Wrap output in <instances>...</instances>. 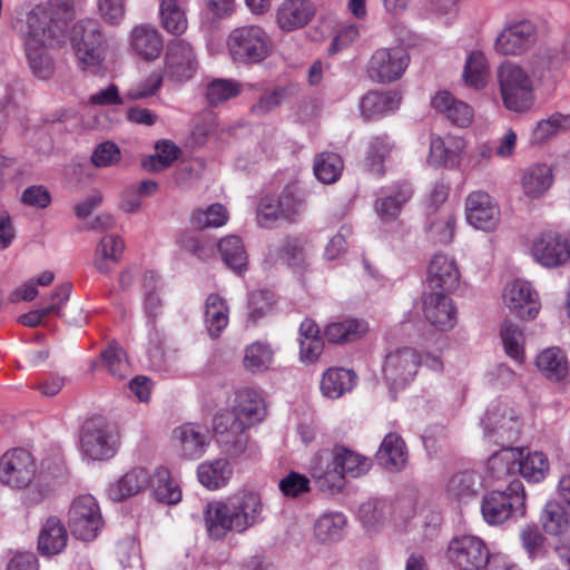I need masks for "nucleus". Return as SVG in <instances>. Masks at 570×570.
Masks as SVG:
<instances>
[{"label":"nucleus","mask_w":570,"mask_h":570,"mask_svg":"<svg viewBox=\"0 0 570 570\" xmlns=\"http://www.w3.org/2000/svg\"><path fill=\"white\" fill-rule=\"evenodd\" d=\"M73 18V0H49V6L36 4L26 16L22 41L32 73L47 79L53 72L50 50L67 39L68 22Z\"/></svg>","instance_id":"nucleus-1"},{"label":"nucleus","mask_w":570,"mask_h":570,"mask_svg":"<svg viewBox=\"0 0 570 570\" xmlns=\"http://www.w3.org/2000/svg\"><path fill=\"white\" fill-rule=\"evenodd\" d=\"M266 412L264 399L257 391L240 389L235 396L233 413H220L213 420L214 431L222 436L226 452L232 455L243 453L249 439L246 430L263 422Z\"/></svg>","instance_id":"nucleus-2"},{"label":"nucleus","mask_w":570,"mask_h":570,"mask_svg":"<svg viewBox=\"0 0 570 570\" xmlns=\"http://www.w3.org/2000/svg\"><path fill=\"white\" fill-rule=\"evenodd\" d=\"M262 520L263 503L254 492H240L210 502L205 510L206 529L213 539H222L228 532L243 533Z\"/></svg>","instance_id":"nucleus-3"},{"label":"nucleus","mask_w":570,"mask_h":570,"mask_svg":"<svg viewBox=\"0 0 570 570\" xmlns=\"http://www.w3.org/2000/svg\"><path fill=\"white\" fill-rule=\"evenodd\" d=\"M546 70V63H501L497 69V80L503 107L514 114L529 112L534 106L535 90Z\"/></svg>","instance_id":"nucleus-4"},{"label":"nucleus","mask_w":570,"mask_h":570,"mask_svg":"<svg viewBox=\"0 0 570 570\" xmlns=\"http://www.w3.org/2000/svg\"><path fill=\"white\" fill-rule=\"evenodd\" d=\"M0 482L11 489L23 490L21 501L27 507L41 503L51 493L50 484L37 479L33 455L21 448L10 449L1 455Z\"/></svg>","instance_id":"nucleus-5"},{"label":"nucleus","mask_w":570,"mask_h":570,"mask_svg":"<svg viewBox=\"0 0 570 570\" xmlns=\"http://www.w3.org/2000/svg\"><path fill=\"white\" fill-rule=\"evenodd\" d=\"M484 521L490 525H499L513 518H522L527 513V493L521 481L509 483L504 491L488 492L481 502Z\"/></svg>","instance_id":"nucleus-6"},{"label":"nucleus","mask_w":570,"mask_h":570,"mask_svg":"<svg viewBox=\"0 0 570 570\" xmlns=\"http://www.w3.org/2000/svg\"><path fill=\"white\" fill-rule=\"evenodd\" d=\"M226 49L234 62L257 63L268 57L271 39L258 26L237 27L227 36Z\"/></svg>","instance_id":"nucleus-7"},{"label":"nucleus","mask_w":570,"mask_h":570,"mask_svg":"<svg viewBox=\"0 0 570 570\" xmlns=\"http://www.w3.org/2000/svg\"><path fill=\"white\" fill-rule=\"evenodd\" d=\"M371 468L368 459L345 448H335L331 468L326 471L322 466L311 468L312 476L322 489H341L346 476L358 478L365 474Z\"/></svg>","instance_id":"nucleus-8"},{"label":"nucleus","mask_w":570,"mask_h":570,"mask_svg":"<svg viewBox=\"0 0 570 570\" xmlns=\"http://www.w3.org/2000/svg\"><path fill=\"white\" fill-rule=\"evenodd\" d=\"M72 47L82 70L95 71L104 60V37L97 22L82 20L76 23L71 35Z\"/></svg>","instance_id":"nucleus-9"},{"label":"nucleus","mask_w":570,"mask_h":570,"mask_svg":"<svg viewBox=\"0 0 570 570\" xmlns=\"http://www.w3.org/2000/svg\"><path fill=\"white\" fill-rule=\"evenodd\" d=\"M72 534L82 540H94L102 527V517L96 499L90 494L76 498L68 512Z\"/></svg>","instance_id":"nucleus-10"},{"label":"nucleus","mask_w":570,"mask_h":570,"mask_svg":"<svg viewBox=\"0 0 570 570\" xmlns=\"http://www.w3.org/2000/svg\"><path fill=\"white\" fill-rule=\"evenodd\" d=\"M409 63L410 56L403 48H379L368 59L366 73L375 82L390 83L404 75Z\"/></svg>","instance_id":"nucleus-11"},{"label":"nucleus","mask_w":570,"mask_h":570,"mask_svg":"<svg viewBox=\"0 0 570 570\" xmlns=\"http://www.w3.org/2000/svg\"><path fill=\"white\" fill-rule=\"evenodd\" d=\"M448 558L459 570H481L492 560L484 541L471 534L453 538L449 543Z\"/></svg>","instance_id":"nucleus-12"},{"label":"nucleus","mask_w":570,"mask_h":570,"mask_svg":"<svg viewBox=\"0 0 570 570\" xmlns=\"http://www.w3.org/2000/svg\"><path fill=\"white\" fill-rule=\"evenodd\" d=\"M529 252L542 267L562 266L570 261V237L556 230L541 232L532 239Z\"/></svg>","instance_id":"nucleus-13"},{"label":"nucleus","mask_w":570,"mask_h":570,"mask_svg":"<svg viewBox=\"0 0 570 570\" xmlns=\"http://www.w3.org/2000/svg\"><path fill=\"white\" fill-rule=\"evenodd\" d=\"M502 302L521 321L534 320L541 309L539 293L524 279L508 282L502 291Z\"/></svg>","instance_id":"nucleus-14"},{"label":"nucleus","mask_w":570,"mask_h":570,"mask_svg":"<svg viewBox=\"0 0 570 570\" xmlns=\"http://www.w3.org/2000/svg\"><path fill=\"white\" fill-rule=\"evenodd\" d=\"M419 367V352L411 347H401L386 354L382 373L384 380L391 387L400 389L415 379Z\"/></svg>","instance_id":"nucleus-15"},{"label":"nucleus","mask_w":570,"mask_h":570,"mask_svg":"<svg viewBox=\"0 0 570 570\" xmlns=\"http://www.w3.org/2000/svg\"><path fill=\"white\" fill-rule=\"evenodd\" d=\"M117 439L100 420L85 423L80 441L81 454L89 460H107L117 452Z\"/></svg>","instance_id":"nucleus-16"},{"label":"nucleus","mask_w":570,"mask_h":570,"mask_svg":"<svg viewBox=\"0 0 570 570\" xmlns=\"http://www.w3.org/2000/svg\"><path fill=\"white\" fill-rule=\"evenodd\" d=\"M538 39L535 24L520 20L507 24L494 41V50L502 56H519L531 49Z\"/></svg>","instance_id":"nucleus-17"},{"label":"nucleus","mask_w":570,"mask_h":570,"mask_svg":"<svg viewBox=\"0 0 570 570\" xmlns=\"http://www.w3.org/2000/svg\"><path fill=\"white\" fill-rule=\"evenodd\" d=\"M465 215L468 223L475 229L494 230L500 223V209L493 198L485 191L476 190L466 197Z\"/></svg>","instance_id":"nucleus-18"},{"label":"nucleus","mask_w":570,"mask_h":570,"mask_svg":"<svg viewBox=\"0 0 570 570\" xmlns=\"http://www.w3.org/2000/svg\"><path fill=\"white\" fill-rule=\"evenodd\" d=\"M195 53L189 43L184 40L173 41L167 49L165 60V77L180 83L190 79L196 71Z\"/></svg>","instance_id":"nucleus-19"},{"label":"nucleus","mask_w":570,"mask_h":570,"mask_svg":"<svg viewBox=\"0 0 570 570\" xmlns=\"http://www.w3.org/2000/svg\"><path fill=\"white\" fill-rule=\"evenodd\" d=\"M460 272L453 257L435 254L428 267V287L434 292H451L459 285Z\"/></svg>","instance_id":"nucleus-20"},{"label":"nucleus","mask_w":570,"mask_h":570,"mask_svg":"<svg viewBox=\"0 0 570 570\" xmlns=\"http://www.w3.org/2000/svg\"><path fill=\"white\" fill-rule=\"evenodd\" d=\"M466 149V141L460 136H433L430 141L428 163L435 167L456 168Z\"/></svg>","instance_id":"nucleus-21"},{"label":"nucleus","mask_w":570,"mask_h":570,"mask_svg":"<svg viewBox=\"0 0 570 570\" xmlns=\"http://www.w3.org/2000/svg\"><path fill=\"white\" fill-rule=\"evenodd\" d=\"M423 313L429 323L441 331H449L456 324V309L445 293L424 294Z\"/></svg>","instance_id":"nucleus-22"},{"label":"nucleus","mask_w":570,"mask_h":570,"mask_svg":"<svg viewBox=\"0 0 570 570\" xmlns=\"http://www.w3.org/2000/svg\"><path fill=\"white\" fill-rule=\"evenodd\" d=\"M315 16L308 0H284L276 10V22L281 30L291 32L304 28Z\"/></svg>","instance_id":"nucleus-23"},{"label":"nucleus","mask_w":570,"mask_h":570,"mask_svg":"<svg viewBox=\"0 0 570 570\" xmlns=\"http://www.w3.org/2000/svg\"><path fill=\"white\" fill-rule=\"evenodd\" d=\"M431 106L458 127H469L474 118L472 107L446 90L435 92L431 98Z\"/></svg>","instance_id":"nucleus-24"},{"label":"nucleus","mask_w":570,"mask_h":570,"mask_svg":"<svg viewBox=\"0 0 570 570\" xmlns=\"http://www.w3.org/2000/svg\"><path fill=\"white\" fill-rule=\"evenodd\" d=\"M515 454L517 472L529 483H540L550 473V461L548 455L539 450L517 448Z\"/></svg>","instance_id":"nucleus-25"},{"label":"nucleus","mask_w":570,"mask_h":570,"mask_svg":"<svg viewBox=\"0 0 570 570\" xmlns=\"http://www.w3.org/2000/svg\"><path fill=\"white\" fill-rule=\"evenodd\" d=\"M129 47L140 58L156 60L163 52L164 41L155 27L138 24L129 33Z\"/></svg>","instance_id":"nucleus-26"},{"label":"nucleus","mask_w":570,"mask_h":570,"mask_svg":"<svg viewBox=\"0 0 570 570\" xmlns=\"http://www.w3.org/2000/svg\"><path fill=\"white\" fill-rule=\"evenodd\" d=\"M125 249L124 239L115 234L102 236L96 245L92 265L100 274H109L120 262Z\"/></svg>","instance_id":"nucleus-27"},{"label":"nucleus","mask_w":570,"mask_h":570,"mask_svg":"<svg viewBox=\"0 0 570 570\" xmlns=\"http://www.w3.org/2000/svg\"><path fill=\"white\" fill-rule=\"evenodd\" d=\"M483 483L473 470H462L450 475L444 483L445 495L454 501H466L478 495Z\"/></svg>","instance_id":"nucleus-28"},{"label":"nucleus","mask_w":570,"mask_h":570,"mask_svg":"<svg viewBox=\"0 0 570 570\" xmlns=\"http://www.w3.org/2000/svg\"><path fill=\"white\" fill-rule=\"evenodd\" d=\"M357 384V375L354 371L344 367H331L321 379V393L332 400L340 399L350 393Z\"/></svg>","instance_id":"nucleus-29"},{"label":"nucleus","mask_w":570,"mask_h":570,"mask_svg":"<svg viewBox=\"0 0 570 570\" xmlns=\"http://www.w3.org/2000/svg\"><path fill=\"white\" fill-rule=\"evenodd\" d=\"M401 97L393 91H371L362 97L360 110L364 119L374 120L399 109Z\"/></svg>","instance_id":"nucleus-30"},{"label":"nucleus","mask_w":570,"mask_h":570,"mask_svg":"<svg viewBox=\"0 0 570 570\" xmlns=\"http://www.w3.org/2000/svg\"><path fill=\"white\" fill-rule=\"evenodd\" d=\"M68 533L57 517H49L42 524L38 535V550L43 556L60 553L67 546Z\"/></svg>","instance_id":"nucleus-31"},{"label":"nucleus","mask_w":570,"mask_h":570,"mask_svg":"<svg viewBox=\"0 0 570 570\" xmlns=\"http://www.w3.org/2000/svg\"><path fill=\"white\" fill-rule=\"evenodd\" d=\"M553 184V174L546 164H534L524 169L521 176V188L528 198L542 197Z\"/></svg>","instance_id":"nucleus-32"},{"label":"nucleus","mask_w":570,"mask_h":570,"mask_svg":"<svg viewBox=\"0 0 570 570\" xmlns=\"http://www.w3.org/2000/svg\"><path fill=\"white\" fill-rule=\"evenodd\" d=\"M174 438L181 453L190 459L203 455L207 444L206 430L193 423H186L175 429Z\"/></svg>","instance_id":"nucleus-33"},{"label":"nucleus","mask_w":570,"mask_h":570,"mask_svg":"<svg viewBox=\"0 0 570 570\" xmlns=\"http://www.w3.org/2000/svg\"><path fill=\"white\" fill-rule=\"evenodd\" d=\"M413 189L411 184L403 181L393 187L389 195L375 203V210L382 220L395 219L403 206L411 199Z\"/></svg>","instance_id":"nucleus-34"},{"label":"nucleus","mask_w":570,"mask_h":570,"mask_svg":"<svg viewBox=\"0 0 570 570\" xmlns=\"http://www.w3.org/2000/svg\"><path fill=\"white\" fill-rule=\"evenodd\" d=\"M539 372L549 381L559 382L569 374V363L566 354L558 347H548L535 358Z\"/></svg>","instance_id":"nucleus-35"},{"label":"nucleus","mask_w":570,"mask_h":570,"mask_svg":"<svg viewBox=\"0 0 570 570\" xmlns=\"http://www.w3.org/2000/svg\"><path fill=\"white\" fill-rule=\"evenodd\" d=\"M149 481L150 476L145 469H132L109 487L108 495L112 501H122L138 494Z\"/></svg>","instance_id":"nucleus-36"},{"label":"nucleus","mask_w":570,"mask_h":570,"mask_svg":"<svg viewBox=\"0 0 570 570\" xmlns=\"http://www.w3.org/2000/svg\"><path fill=\"white\" fill-rule=\"evenodd\" d=\"M377 460L382 466L390 471H400L407 461L404 441L397 434H387L377 452Z\"/></svg>","instance_id":"nucleus-37"},{"label":"nucleus","mask_w":570,"mask_h":570,"mask_svg":"<svg viewBox=\"0 0 570 570\" xmlns=\"http://www.w3.org/2000/svg\"><path fill=\"white\" fill-rule=\"evenodd\" d=\"M504 353L518 364L525 361V335L523 328L511 320H505L500 328Z\"/></svg>","instance_id":"nucleus-38"},{"label":"nucleus","mask_w":570,"mask_h":570,"mask_svg":"<svg viewBox=\"0 0 570 570\" xmlns=\"http://www.w3.org/2000/svg\"><path fill=\"white\" fill-rule=\"evenodd\" d=\"M218 252L223 262L237 274L246 271L248 256L244 243L236 235H228L218 242Z\"/></svg>","instance_id":"nucleus-39"},{"label":"nucleus","mask_w":570,"mask_h":570,"mask_svg":"<svg viewBox=\"0 0 570 570\" xmlns=\"http://www.w3.org/2000/svg\"><path fill=\"white\" fill-rule=\"evenodd\" d=\"M229 308L218 294H210L205 302V324L213 337H217L228 325Z\"/></svg>","instance_id":"nucleus-40"},{"label":"nucleus","mask_w":570,"mask_h":570,"mask_svg":"<svg viewBox=\"0 0 570 570\" xmlns=\"http://www.w3.org/2000/svg\"><path fill=\"white\" fill-rule=\"evenodd\" d=\"M232 465L224 459L204 462L197 470L199 482L210 490H216L226 485L232 478Z\"/></svg>","instance_id":"nucleus-41"},{"label":"nucleus","mask_w":570,"mask_h":570,"mask_svg":"<svg viewBox=\"0 0 570 570\" xmlns=\"http://www.w3.org/2000/svg\"><path fill=\"white\" fill-rule=\"evenodd\" d=\"M149 482L157 501L166 504H176L181 500V490L171 478L167 468L158 466Z\"/></svg>","instance_id":"nucleus-42"},{"label":"nucleus","mask_w":570,"mask_h":570,"mask_svg":"<svg viewBox=\"0 0 570 570\" xmlns=\"http://www.w3.org/2000/svg\"><path fill=\"white\" fill-rule=\"evenodd\" d=\"M568 509L558 500H549L541 513V524L544 531L551 535H560L566 533L570 527V518Z\"/></svg>","instance_id":"nucleus-43"},{"label":"nucleus","mask_w":570,"mask_h":570,"mask_svg":"<svg viewBox=\"0 0 570 570\" xmlns=\"http://www.w3.org/2000/svg\"><path fill=\"white\" fill-rule=\"evenodd\" d=\"M515 454L518 449L505 448L489 458L485 464V478L490 481H501L517 472Z\"/></svg>","instance_id":"nucleus-44"},{"label":"nucleus","mask_w":570,"mask_h":570,"mask_svg":"<svg viewBox=\"0 0 570 570\" xmlns=\"http://www.w3.org/2000/svg\"><path fill=\"white\" fill-rule=\"evenodd\" d=\"M159 18L163 28L171 35H183L188 27L184 6L178 0H161Z\"/></svg>","instance_id":"nucleus-45"},{"label":"nucleus","mask_w":570,"mask_h":570,"mask_svg":"<svg viewBox=\"0 0 570 570\" xmlns=\"http://www.w3.org/2000/svg\"><path fill=\"white\" fill-rule=\"evenodd\" d=\"M489 63L482 51H472L465 61L463 70L464 82L474 89H483L489 82Z\"/></svg>","instance_id":"nucleus-46"},{"label":"nucleus","mask_w":570,"mask_h":570,"mask_svg":"<svg viewBox=\"0 0 570 570\" xmlns=\"http://www.w3.org/2000/svg\"><path fill=\"white\" fill-rule=\"evenodd\" d=\"M366 331V323L347 318L330 323L324 330V336L331 343H345L357 340Z\"/></svg>","instance_id":"nucleus-47"},{"label":"nucleus","mask_w":570,"mask_h":570,"mask_svg":"<svg viewBox=\"0 0 570 570\" xmlns=\"http://www.w3.org/2000/svg\"><path fill=\"white\" fill-rule=\"evenodd\" d=\"M229 214L222 204H212L205 208H197L191 213L190 224L196 229L218 228L224 226Z\"/></svg>","instance_id":"nucleus-48"},{"label":"nucleus","mask_w":570,"mask_h":570,"mask_svg":"<svg viewBox=\"0 0 570 570\" xmlns=\"http://www.w3.org/2000/svg\"><path fill=\"white\" fill-rule=\"evenodd\" d=\"M274 360V352L267 343L254 342L245 348L244 366L252 373L267 371Z\"/></svg>","instance_id":"nucleus-49"},{"label":"nucleus","mask_w":570,"mask_h":570,"mask_svg":"<svg viewBox=\"0 0 570 570\" xmlns=\"http://www.w3.org/2000/svg\"><path fill=\"white\" fill-rule=\"evenodd\" d=\"M343 159L335 153H321L314 161V174L324 184L335 183L342 175Z\"/></svg>","instance_id":"nucleus-50"},{"label":"nucleus","mask_w":570,"mask_h":570,"mask_svg":"<svg viewBox=\"0 0 570 570\" xmlns=\"http://www.w3.org/2000/svg\"><path fill=\"white\" fill-rule=\"evenodd\" d=\"M346 519L343 513H325L321 515L314 525V534L321 542H331L341 538Z\"/></svg>","instance_id":"nucleus-51"},{"label":"nucleus","mask_w":570,"mask_h":570,"mask_svg":"<svg viewBox=\"0 0 570 570\" xmlns=\"http://www.w3.org/2000/svg\"><path fill=\"white\" fill-rule=\"evenodd\" d=\"M568 128H570V115L556 112L537 122L532 130L531 140L533 144H542Z\"/></svg>","instance_id":"nucleus-52"},{"label":"nucleus","mask_w":570,"mask_h":570,"mask_svg":"<svg viewBox=\"0 0 570 570\" xmlns=\"http://www.w3.org/2000/svg\"><path fill=\"white\" fill-rule=\"evenodd\" d=\"M242 83L233 79H215L207 85L206 99L217 106L240 94Z\"/></svg>","instance_id":"nucleus-53"},{"label":"nucleus","mask_w":570,"mask_h":570,"mask_svg":"<svg viewBox=\"0 0 570 570\" xmlns=\"http://www.w3.org/2000/svg\"><path fill=\"white\" fill-rule=\"evenodd\" d=\"M455 229V216L452 210L443 209L430 222V237L439 243L448 244L452 240Z\"/></svg>","instance_id":"nucleus-54"},{"label":"nucleus","mask_w":570,"mask_h":570,"mask_svg":"<svg viewBox=\"0 0 570 570\" xmlns=\"http://www.w3.org/2000/svg\"><path fill=\"white\" fill-rule=\"evenodd\" d=\"M276 198L279 202L283 220L294 219L304 209V194L296 185L286 186Z\"/></svg>","instance_id":"nucleus-55"},{"label":"nucleus","mask_w":570,"mask_h":570,"mask_svg":"<svg viewBox=\"0 0 570 570\" xmlns=\"http://www.w3.org/2000/svg\"><path fill=\"white\" fill-rule=\"evenodd\" d=\"M179 148L169 140H161L156 144L155 155L144 161V167L159 171L170 166L179 156Z\"/></svg>","instance_id":"nucleus-56"},{"label":"nucleus","mask_w":570,"mask_h":570,"mask_svg":"<svg viewBox=\"0 0 570 570\" xmlns=\"http://www.w3.org/2000/svg\"><path fill=\"white\" fill-rule=\"evenodd\" d=\"M520 541L523 550L532 560L543 557L546 552V537L534 524H527L520 530Z\"/></svg>","instance_id":"nucleus-57"},{"label":"nucleus","mask_w":570,"mask_h":570,"mask_svg":"<svg viewBox=\"0 0 570 570\" xmlns=\"http://www.w3.org/2000/svg\"><path fill=\"white\" fill-rule=\"evenodd\" d=\"M102 358L112 376L124 380L131 373V367L127 361L125 351L111 344L102 352Z\"/></svg>","instance_id":"nucleus-58"},{"label":"nucleus","mask_w":570,"mask_h":570,"mask_svg":"<svg viewBox=\"0 0 570 570\" xmlns=\"http://www.w3.org/2000/svg\"><path fill=\"white\" fill-rule=\"evenodd\" d=\"M393 149L394 145L386 135L374 137L370 142L366 158L370 169L374 173H382V164Z\"/></svg>","instance_id":"nucleus-59"},{"label":"nucleus","mask_w":570,"mask_h":570,"mask_svg":"<svg viewBox=\"0 0 570 570\" xmlns=\"http://www.w3.org/2000/svg\"><path fill=\"white\" fill-rule=\"evenodd\" d=\"M160 286V281L158 275L153 271H147L144 274V287H145V297H144V306L147 314L151 316H156L161 311V299L158 294V288Z\"/></svg>","instance_id":"nucleus-60"},{"label":"nucleus","mask_w":570,"mask_h":570,"mask_svg":"<svg viewBox=\"0 0 570 570\" xmlns=\"http://www.w3.org/2000/svg\"><path fill=\"white\" fill-rule=\"evenodd\" d=\"M279 202L276 196H266L261 199L257 209V222L259 226L271 228L283 220Z\"/></svg>","instance_id":"nucleus-61"},{"label":"nucleus","mask_w":570,"mask_h":570,"mask_svg":"<svg viewBox=\"0 0 570 570\" xmlns=\"http://www.w3.org/2000/svg\"><path fill=\"white\" fill-rule=\"evenodd\" d=\"M121 159L119 147L111 141L99 144L92 155L91 161L96 167H110L117 165Z\"/></svg>","instance_id":"nucleus-62"},{"label":"nucleus","mask_w":570,"mask_h":570,"mask_svg":"<svg viewBox=\"0 0 570 570\" xmlns=\"http://www.w3.org/2000/svg\"><path fill=\"white\" fill-rule=\"evenodd\" d=\"M163 76L159 72H153L144 81L131 86L127 92L126 98L129 100H139L153 96L161 86Z\"/></svg>","instance_id":"nucleus-63"},{"label":"nucleus","mask_w":570,"mask_h":570,"mask_svg":"<svg viewBox=\"0 0 570 570\" xmlns=\"http://www.w3.org/2000/svg\"><path fill=\"white\" fill-rule=\"evenodd\" d=\"M273 305V294L268 291H255L249 295L248 317L256 322L258 318L267 314Z\"/></svg>","instance_id":"nucleus-64"}]
</instances>
